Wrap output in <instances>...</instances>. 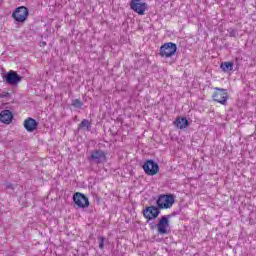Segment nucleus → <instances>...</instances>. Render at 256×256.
<instances>
[{
	"label": "nucleus",
	"instance_id": "obj_5",
	"mask_svg": "<svg viewBox=\"0 0 256 256\" xmlns=\"http://www.w3.org/2000/svg\"><path fill=\"white\" fill-rule=\"evenodd\" d=\"M73 201L79 209H87V207H89V198L81 192L74 193Z\"/></svg>",
	"mask_w": 256,
	"mask_h": 256
},
{
	"label": "nucleus",
	"instance_id": "obj_4",
	"mask_svg": "<svg viewBox=\"0 0 256 256\" xmlns=\"http://www.w3.org/2000/svg\"><path fill=\"white\" fill-rule=\"evenodd\" d=\"M214 89L215 92L212 95L213 101H216V103H220V105H227V101L229 99V94L227 93V90L219 87H216Z\"/></svg>",
	"mask_w": 256,
	"mask_h": 256
},
{
	"label": "nucleus",
	"instance_id": "obj_8",
	"mask_svg": "<svg viewBox=\"0 0 256 256\" xmlns=\"http://www.w3.org/2000/svg\"><path fill=\"white\" fill-rule=\"evenodd\" d=\"M143 169L146 173V175H157L159 173V165L155 163L153 160H147L144 165Z\"/></svg>",
	"mask_w": 256,
	"mask_h": 256
},
{
	"label": "nucleus",
	"instance_id": "obj_6",
	"mask_svg": "<svg viewBox=\"0 0 256 256\" xmlns=\"http://www.w3.org/2000/svg\"><path fill=\"white\" fill-rule=\"evenodd\" d=\"M29 15V10L27 7H18L12 14V17L17 21L18 23H23L27 20V17Z\"/></svg>",
	"mask_w": 256,
	"mask_h": 256
},
{
	"label": "nucleus",
	"instance_id": "obj_19",
	"mask_svg": "<svg viewBox=\"0 0 256 256\" xmlns=\"http://www.w3.org/2000/svg\"><path fill=\"white\" fill-rule=\"evenodd\" d=\"M98 241H99V249H104V247H105V237L99 236Z\"/></svg>",
	"mask_w": 256,
	"mask_h": 256
},
{
	"label": "nucleus",
	"instance_id": "obj_13",
	"mask_svg": "<svg viewBox=\"0 0 256 256\" xmlns=\"http://www.w3.org/2000/svg\"><path fill=\"white\" fill-rule=\"evenodd\" d=\"M174 125H176L178 129H187V127H189V120L185 117L177 118Z\"/></svg>",
	"mask_w": 256,
	"mask_h": 256
},
{
	"label": "nucleus",
	"instance_id": "obj_7",
	"mask_svg": "<svg viewBox=\"0 0 256 256\" xmlns=\"http://www.w3.org/2000/svg\"><path fill=\"white\" fill-rule=\"evenodd\" d=\"M130 8L138 15H145V11H147V3L141 0H131Z\"/></svg>",
	"mask_w": 256,
	"mask_h": 256
},
{
	"label": "nucleus",
	"instance_id": "obj_15",
	"mask_svg": "<svg viewBox=\"0 0 256 256\" xmlns=\"http://www.w3.org/2000/svg\"><path fill=\"white\" fill-rule=\"evenodd\" d=\"M157 227L159 235H168L169 229L167 228V225H158Z\"/></svg>",
	"mask_w": 256,
	"mask_h": 256
},
{
	"label": "nucleus",
	"instance_id": "obj_14",
	"mask_svg": "<svg viewBox=\"0 0 256 256\" xmlns=\"http://www.w3.org/2000/svg\"><path fill=\"white\" fill-rule=\"evenodd\" d=\"M235 64L233 62H222L220 65V69L224 72V73H229V71H231L233 69V66Z\"/></svg>",
	"mask_w": 256,
	"mask_h": 256
},
{
	"label": "nucleus",
	"instance_id": "obj_11",
	"mask_svg": "<svg viewBox=\"0 0 256 256\" xmlns=\"http://www.w3.org/2000/svg\"><path fill=\"white\" fill-rule=\"evenodd\" d=\"M0 121L5 125L11 124L13 121V113L10 110H2L0 112Z\"/></svg>",
	"mask_w": 256,
	"mask_h": 256
},
{
	"label": "nucleus",
	"instance_id": "obj_17",
	"mask_svg": "<svg viewBox=\"0 0 256 256\" xmlns=\"http://www.w3.org/2000/svg\"><path fill=\"white\" fill-rule=\"evenodd\" d=\"M73 107H76V109H81L83 107V102L79 99H75L72 102Z\"/></svg>",
	"mask_w": 256,
	"mask_h": 256
},
{
	"label": "nucleus",
	"instance_id": "obj_22",
	"mask_svg": "<svg viewBox=\"0 0 256 256\" xmlns=\"http://www.w3.org/2000/svg\"><path fill=\"white\" fill-rule=\"evenodd\" d=\"M152 229H155V226H152Z\"/></svg>",
	"mask_w": 256,
	"mask_h": 256
},
{
	"label": "nucleus",
	"instance_id": "obj_12",
	"mask_svg": "<svg viewBox=\"0 0 256 256\" xmlns=\"http://www.w3.org/2000/svg\"><path fill=\"white\" fill-rule=\"evenodd\" d=\"M24 127L29 133H33L37 129V121L33 118H28L24 121Z\"/></svg>",
	"mask_w": 256,
	"mask_h": 256
},
{
	"label": "nucleus",
	"instance_id": "obj_2",
	"mask_svg": "<svg viewBox=\"0 0 256 256\" xmlns=\"http://www.w3.org/2000/svg\"><path fill=\"white\" fill-rule=\"evenodd\" d=\"M175 203V197L173 194L160 195L157 200V206L159 209H171Z\"/></svg>",
	"mask_w": 256,
	"mask_h": 256
},
{
	"label": "nucleus",
	"instance_id": "obj_1",
	"mask_svg": "<svg viewBox=\"0 0 256 256\" xmlns=\"http://www.w3.org/2000/svg\"><path fill=\"white\" fill-rule=\"evenodd\" d=\"M90 163H95L96 165H103L107 163V153L101 149L93 150L90 152V157L88 158Z\"/></svg>",
	"mask_w": 256,
	"mask_h": 256
},
{
	"label": "nucleus",
	"instance_id": "obj_23",
	"mask_svg": "<svg viewBox=\"0 0 256 256\" xmlns=\"http://www.w3.org/2000/svg\"><path fill=\"white\" fill-rule=\"evenodd\" d=\"M42 45H46V43L44 42V43H42Z\"/></svg>",
	"mask_w": 256,
	"mask_h": 256
},
{
	"label": "nucleus",
	"instance_id": "obj_3",
	"mask_svg": "<svg viewBox=\"0 0 256 256\" xmlns=\"http://www.w3.org/2000/svg\"><path fill=\"white\" fill-rule=\"evenodd\" d=\"M177 53V44L173 42H167L160 47V57H173Z\"/></svg>",
	"mask_w": 256,
	"mask_h": 256
},
{
	"label": "nucleus",
	"instance_id": "obj_9",
	"mask_svg": "<svg viewBox=\"0 0 256 256\" xmlns=\"http://www.w3.org/2000/svg\"><path fill=\"white\" fill-rule=\"evenodd\" d=\"M5 79L8 85H17V83H20L22 77L17 72L11 70L5 75Z\"/></svg>",
	"mask_w": 256,
	"mask_h": 256
},
{
	"label": "nucleus",
	"instance_id": "obj_16",
	"mask_svg": "<svg viewBox=\"0 0 256 256\" xmlns=\"http://www.w3.org/2000/svg\"><path fill=\"white\" fill-rule=\"evenodd\" d=\"M79 127L81 129H86V131H89V129H91V122H89V120H87V119H84L80 123Z\"/></svg>",
	"mask_w": 256,
	"mask_h": 256
},
{
	"label": "nucleus",
	"instance_id": "obj_18",
	"mask_svg": "<svg viewBox=\"0 0 256 256\" xmlns=\"http://www.w3.org/2000/svg\"><path fill=\"white\" fill-rule=\"evenodd\" d=\"M168 224H169L168 216H162L158 223V225H168Z\"/></svg>",
	"mask_w": 256,
	"mask_h": 256
},
{
	"label": "nucleus",
	"instance_id": "obj_20",
	"mask_svg": "<svg viewBox=\"0 0 256 256\" xmlns=\"http://www.w3.org/2000/svg\"><path fill=\"white\" fill-rule=\"evenodd\" d=\"M229 35H230V37H235V36L237 35V30H235V29H230V30H229Z\"/></svg>",
	"mask_w": 256,
	"mask_h": 256
},
{
	"label": "nucleus",
	"instance_id": "obj_10",
	"mask_svg": "<svg viewBox=\"0 0 256 256\" xmlns=\"http://www.w3.org/2000/svg\"><path fill=\"white\" fill-rule=\"evenodd\" d=\"M143 215L146 219H156L159 217V209L156 206H149L143 211Z\"/></svg>",
	"mask_w": 256,
	"mask_h": 256
},
{
	"label": "nucleus",
	"instance_id": "obj_21",
	"mask_svg": "<svg viewBox=\"0 0 256 256\" xmlns=\"http://www.w3.org/2000/svg\"><path fill=\"white\" fill-rule=\"evenodd\" d=\"M0 97H9V92H3L2 94H0Z\"/></svg>",
	"mask_w": 256,
	"mask_h": 256
}]
</instances>
